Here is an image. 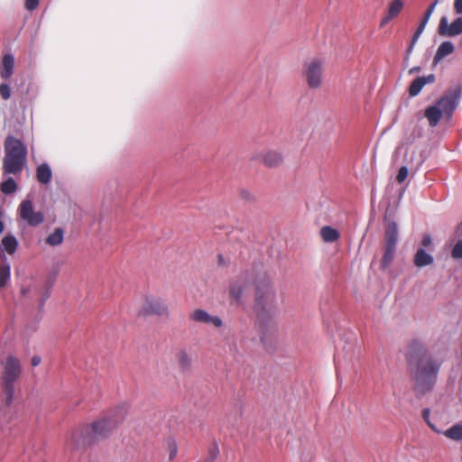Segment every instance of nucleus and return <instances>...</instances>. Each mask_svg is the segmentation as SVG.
<instances>
[{
	"mask_svg": "<svg viewBox=\"0 0 462 462\" xmlns=\"http://www.w3.org/2000/svg\"><path fill=\"white\" fill-rule=\"evenodd\" d=\"M125 415L126 407L125 405L117 406L109 415L86 427L80 434L79 432L72 433L71 441L77 448H79L104 439L123 422Z\"/></svg>",
	"mask_w": 462,
	"mask_h": 462,
	"instance_id": "obj_1",
	"label": "nucleus"
},
{
	"mask_svg": "<svg viewBox=\"0 0 462 462\" xmlns=\"http://www.w3.org/2000/svg\"><path fill=\"white\" fill-rule=\"evenodd\" d=\"M408 363L416 365L414 371V392L417 396L424 395L430 392L438 378L440 365L432 360L426 353H417L412 350L408 356Z\"/></svg>",
	"mask_w": 462,
	"mask_h": 462,
	"instance_id": "obj_2",
	"label": "nucleus"
},
{
	"mask_svg": "<svg viewBox=\"0 0 462 462\" xmlns=\"http://www.w3.org/2000/svg\"><path fill=\"white\" fill-rule=\"evenodd\" d=\"M276 310V294L270 279L258 277L255 281L254 311L262 322L271 320Z\"/></svg>",
	"mask_w": 462,
	"mask_h": 462,
	"instance_id": "obj_3",
	"label": "nucleus"
},
{
	"mask_svg": "<svg viewBox=\"0 0 462 462\" xmlns=\"http://www.w3.org/2000/svg\"><path fill=\"white\" fill-rule=\"evenodd\" d=\"M27 149L25 145L13 136L5 141V156L4 168L7 173L16 174L22 171L26 162Z\"/></svg>",
	"mask_w": 462,
	"mask_h": 462,
	"instance_id": "obj_4",
	"label": "nucleus"
},
{
	"mask_svg": "<svg viewBox=\"0 0 462 462\" xmlns=\"http://www.w3.org/2000/svg\"><path fill=\"white\" fill-rule=\"evenodd\" d=\"M21 371L22 368L19 360L14 356H8L5 364L2 377L4 401L5 405L8 407L13 402L14 395V383L19 378Z\"/></svg>",
	"mask_w": 462,
	"mask_h": 462,
	"instance_id": "obj_5",
	"label": "nucleus"
},
{
	"mask_svg": "<svg viewBox=\"0 0 462 462\" xmlns=\"http://www.w3.org/2000/svg\"><path fill=\"white\" fill-rule=\"evenodd\" d=\"M17 214L19 217L29 226H38L45 220L44 214L34 208L32 200L29 197L20 203Z\"/></svg>",
	"mask_w": 462,
	"mask_h": 462,
	"instance_id": "obj_6",
	"label": "nucleus"
},
{
	"mask_svg": "<svg viewBox=\"0 0 462 462\" xmlns=\"http://www.w3.org/2000/svg\"><path fill=\"white\" fill-rule=\"evenodd\" d=\"M461 97L462 84H459L455 88L448 90L436 102V104L439 106L443 114L448 117H451L455 109L458 106Z\"/></svg>",
	"mask_w": 462,
	"mask_h": 462,
	"instance_id": "obj_7",
	"label": "nucleus"
},
{
	"mask_svg": "<svg viewBox=\"0 0 462 462\" xmlns=\"http://www.w3.org/2000/svg\"><path fill=\"white\" fill-rule=\"evenodd\" d=\"M322 70L323 64L320 60L314 59L305 64L304 76L310 88H317L321 85Z\"/></svg>",
	"mask_w": 462,
	"mask_h": 462,
	"instance_id": "obj_8",
	"label": "nucleus"
},
{
	"mask_svg": "<svg viewBox=\"0 0 462 462\" xmlns=\"http://www.w3.org/2000/svg\"><path fill=\"white\" fill-rule=\"evenodd\" d=\"M141 314L144 316L168 318L170 311L167 304L162 300L154 297H147L142 307Z\"/></svg>",
	"mask_w": 462,
	"mask_h": 462,
	"instance_id": "obj_9",
	"label": "nucleus"
},
{
	"mask_svg": "<svg viewBox=\"0 0 462 462\" xmlns=\"http://www.w3.org/2000/svg\"><path fill=\"white\" fill-rule=\"evenodd\" d=\"M251 282L248 273H244L236 278L230 284L229 294L231 299L238 303L242 300L245 292L249 289Z\"/></svg>",
	"mask_w": 462,
	"mask_h": 462,
	"instance_id": "obj_10",
	"label": "nucleus"
},
{
	"mask_svg": "<svg viewBox=\"0 0 462 462\" xmlns=\"http://www.w3.org/2000/svg\"><path fill=\"white\" fill-rule=\"evenodd\" d=\"M439 34L444 37H455L462 34V16L456 18L451 23H448L447 16H443L439 23Z\"/></svg>",
	"mask_w": 462,
	"mask_h": 462,
	"instance_id": "obj_11",
	"label": "nucleus"
},
{
	"mask_svg": "<svg viewBox=\"0 0 462 462\" xmlns=\"http://www.w3.org/2000/svg\"><path fill=\"white\" fill-rule=\"evenodd\" d=\"M189 319L202 324H211L216 328L223 326V320L219 316L211 315L203 309H196L189 314Z\"/></svg>",
	"mask_w": 462,
	"mask_h": 462,
	"instance_id": "obj_12",
	"label": "nucleus"
},
{
	"mask_svg": "<svg viewBox=\"0 0 462 462\" xmlns=\"http://www.w3.org/2000/svg\"><path fill=\"white\" fill-rule=\"evenodd\" d=\"M434 81V74L416 78L410 85L409 95L412 97L418 96L425 85L433 83Z\"/></svg>",
	"mask_w": 462,
	"mask_h": 462,
	"instance_id": "obj_13",
	"label": "nucleus"
},
{
	"mask_svg": "<svg viewBox=\"0 0 462 462\" xmlns=\"http://www.w3.org/2000/svg\"><path fill=\"white\" fill-rule=\"evenodd\" d=\"M454 51L455 46L450 41H445L441 42L433 57V65L439 63L447 56L452 54Z\"/></svg>",
	"mask_w": 462,
	"mask_h": 462,
	"instance_id": "obj_14",
	"label": "nucleus"
},
{
	"mask_svg": "<svg viewBox=\"0 0 462 462\" xmlns=\"http://www.w3.org/2000/svg\"><path fill=\"white\" fill-rule=\"evenodd\" d=\"M424 115H425V117L429 121V125L431 127H435L439 123L443 113H442V110L440 109L439 106H438L437 104H434L432 106H428L425 109Z\"/></svg>",
	"mask_w": 462,
	"mask_h": 462,
	"instance_id": "obj_15",
	"label": "nucleus"
},
{
	"mask_svg": "<svg viewBox=\"0 0 462 462\" xmlns=\"http://www.w3.org/2000/svg\"><path fill=\"white\" fill-rule=\"evenodd\" d=\"M434 262V257L426 252L424 248H419L413 258V263L418 268H422L428 265L432 264Z\"/></svg>",
	"mask_w": 462,
	"mask_h": 462,
	"instance_id": "obj_16",
	"label": "nucleus"
},
{
	"mask_svg": "<svg viewBox=\"0 0 462 462\" xmlns=\"http://www.w3.org/2000/svg\"><path fill=\"white\" fill-rule=\"evenodd\" d=\"M36 179L41 184L43 185H48L51 183L52 179V171L48 163L43 162L37 167Z\"/></svg>",
	"mask_w": 462,
	"mask_h": 462,
	"instance_id": "obj_17",
	"label": "nucleus"
},
{
	"mask_svg": "<svg viewBox=\"0 0 462 462\" xmlns=\"http://www.w3.org/2000/svg\"><path fill=\"white\" fill-rule=\"evenodd\" d=\"M177 361L179 368L183 373H189L191 371L192 359L189 352L182 348L177 353Z\"/></svg>",
	"mask_w": 462,
	"mask_h": 462,
	"instance_id": "obj_18",
	"label": "nucleus"
},
{
	"mask_svg": "<svg viewBox=\"0 0 462 462\" xmlns=\"http://www.w3.org/2000/svg\"><path fill=\"white\" fill-rule=\"evenodd\" d=\"M14 59L11 54H5L3 57L0 76L4 79H8L14 73Z\"/></svg>",
	"mask_w": 462,
	"mask_h": 462,
	"instance_id": "obj_19",
	"label": "nucleus"
},
{
	"mask_svg": "<svg viewBox=\"0 0 462 462\" xmlns=\"http://www.w3.org/2000/svg\"><path fill=\"white\" fill-rule=\"evenodd\" d=\"M386 246L396 248L398 241V226L396 222H390L385 230Z\"/></svg>",
	"mask_w": 462,
	"mask_h": 462,
	"instance_id": "obj_20",
	"label": "nucleus"
},
{
	"mask_svg": "<svg viewBox=\"0 0 462 462\" xmlns=\"http://www.w3.org/2000/svg\"><path fill=\"white\" fill-rule=\"evenodd\" d=\"M262 161L269 167H275L282 163V156L278 152L269 151L262 155Z\"/></svg>",
	"mask_w": 462,
	"mask_h": 462,
	"instance_id": "obj_21",
	"label": "nucleus"
},
{
	"mask_svg": "<svg viewBox=\"0 0 462 462\" xmlns=\"http://www.w3.org/2000/svg\"><path fill=\"white\" fill-rule=\"evenodd\" d=\"M221 343L224 345V351L231 356H236L239 353L236 338L231 335H223Z\"/></svg>",
	"mask_w": 462,
	"mask_h": 462,
	"instance_id": "obj_22",
	"label": "nucleus"
},
{
	"mask_svg": "<svg viewBox=\"0 0 462 462\" xmlns=\"http://www.w3.org/2000/svg\"><path fill=\"white\" fill-rule=\"evenodd\" d=\"M320 236L324 242L326 243H333L336 242L339 238V232L330 226H325L320 230Z\"/></svg>",
	"mask_w": 462,
	"mask_h": 462,
	"instance_id": "obj_23",
	"label": "nucleus"
},
{
	"mask_svg": "<svg viewBox=\"0 0 462 462\" xmlns=\"http://www.w3.org/2000/svg\"><path fill=\"white\" fill-rule=\"evenodd\" d=\"M64 240V230L61 227H57L55 230L46 237V244L51 246H58L62 244Z\"/></svg>",
	"mask_w": 462,
	"mask_h": 462,
	"instance_id": "obj_24",
	"label": "nucleus"
},
{
	"mask_svg": "<svg viewBox=\"0 0 462 462\" xmlns=\"http://www.w3.org/2000/svg\"><path fill=\"white\" fill-rule=\"evenodd\" d=\"M2 245L8 254H14L18 247L17 238L14 235H6L2 239Z\"/></svg>",
	"mask_w": 462,
	"mask_h": 462,
	"instance_id": "obj_25",
	"label": "nucleus"
},
{
	"mask_svg": "<svg viewBox=\"0 0 462 462\" xmlns=\"http://www.w3.org/2000/svg\"><path fill=\"white\" fill-rule=\"evenodd\" d=\"M5 262L0 266V289H4L7 286L11 278V266L10 263Z\"/></svg>",
	"mask_w": 462,
	"mask_h": 462,
	"instance_id": "obj_26",
	"label": "nucleus"
},
{
	"mask_svg": "<svg viewBox=\"0 0 462 462\" xmlns=\"http://www.w3.org/2000/svg\"><path fill=\"white\" fill-rule=\"evenodd\" d=\"M395 251L396 248L385 245L384 254L381 262V269L385 270L391 265L395 254Z\"/></svg>",
	"mask_w": 462,
	"mask_h": 462,
	"instance_id": "obj_27",
	"label": "nucleus"
},
{
	"mask_svg": "<svg viewBox=\"0 0 462 462\" xmlns=\"http://www.w3.org/2000/svg\"><path fill=\"white\" fill-rule=\"evenodd\" d=\"M444 435L456 441L462 440V425L455 424L444 432Z\"/></svg>",
	"mask_w": 462,
	"mask_h": 462,
	"instance_id": "obj_28",
	"label": "nucleus"
},
{
	"mask_svg": "<svg viewBox=\"0 0 462 462\" xmlns=\"http://www.w3.org/2000/svg\"><path fill=\"white\" fill-rule=\"evenodd\" d=\"M17 189V184L13 178H8L1 184V190L3 193L9 195Z\"/></svg>",
	"mask_w": 462,
	"mask_h": 462,
	"instance_id": "obj_29",
	"label": "nucleus"
},
{
	"mask_svg": "<svg viewBox=\"0 0 462 462\" xmlns=\"http://www.w3.org/2000/svg\"><path fill=\"white\" fill-rule=\"evenodd\" d=\"M403 7V2L402 0H393L388 8V14L393 18L398 15Z\"/></svg>",
	"mask_w": 462,
	"mask_h": 462,
	"instance_id": "obj_30",
	"label": "nucleus"
},
{
	"mask_svg": "<svg viewBox=\"0 0 462 462\" xmlns=\"http://www.w3.org/2000/svg\"><path fill=\"white\" fill-rule=\"evenodd\" d=\"M356 348V338L354 337L352 342L347 343L344 348L343 351L345 352V359L346 361L351 362L354 357L356 356V354L352 353Z\"/></svg>",
	"mask_w": 462,
	"mask_h": 462,
	"instance_id": "obj_31",
	"label": "nucleus"
},
{
	"mask_svg": "<svg viewBox=\"0 0 462 462\" xmlns=\"http://www.w3.org/2000/svg\"><path fill=\"white\" fill-rule=\"evenodd\" d=\"M451 256L456 260L462 259V239L457 240L453 246Z\"/></svg>",
	"mask_w": 462,
	"mask_h": 462,
	"instance_id": "obj_32",
	"label": "nucleus"
},
{
	"mask_svg": "<svg viewBox=\"0 0 462 462\" xmlns=\"http://www.w3.org/2000/svg\"><path fill=\"white\" fill-rule=\"evenodd\" d=\"M430 19H428L427 17H424L422 16L420 22V24L418 26V28L416 29L413 36H414V41H418L419 38L420 37L421 33L423 32L428 22H429Z\"/></svg>",
	"mask_w": 462,
	"mask_h": 462,
	"instance_id": "obj_33",
	"label": "nucleus"
},
{
	"mask_svg": "<svg viewBox=\"0 0 462 462\" xmlns=\"http://www.w3.org/2000/svg\"><path fill=\"white\" fill-rule=\"evenodd\" d=\"M219 453V448L217 444H213L209 449L205 462H213Z\"/></svg>",
	"mask_w": 462,
	"mask_h": 462,
	"instance_id": "obj_34",
	"label": "nucleus"
},
{
	"mask_svg": "<svg viewBox=\"0 0 462 462\" xmlns=\"http://www.w3.org/2000/svg\"><path fill=\"white\" fill-rule=\"evenodd\" d=\"M0 96L4 100H8L11 97V88L7 83L0 84Z\"/></svg>",
	"mask_w": 462,
	"mask_h": 462,
	"instance_id": "obj_35",
	"label": "nucleus"
},
{
	"mask_svg": "<svg viewBox=\"0 0 462 462\" xmlns=\"http://www.w3.org/2000/svg\"><path fill=\"white\" fill-rule=\"evenodd\" d=\"M169 458L172 460L178 453V447L174 440H169L168 442Z\"/></svg>",
	"mask_w": 462,
	"mask_h": 462,
	"instance_id": "obj_36",
	"label": "nucleus"
},
{
	"mask_svg": "<svg viewBox=\"0 0 462 462\" xmlns=\"http://www.w3.org/2000/svg\"><path fill=\"white\" fill-rule=\"evenodd\" d=\"M408 173H409L408 168L406 166H402L399 169L398 174L396 176L397 181L399 183L403 182L406 180V178L408 177Z\"/></svg>",
	"mask_w": 462,
	"mask_h": 462,
	"instance_id": "obj_37",
	"label": "nucleus"
},
{
	"mask_svg": "<svg viewBox=\"0 0 462 462\" xmlns=\"http://www.w3.org/2000/svg\"><path fill=\"white\" fill-rule=\"evenodd\" d=\"M439 4V0H434L427 8L426 12L424 13L423 16L427 17L428 19L430 18L431 14H433L437 5Z\"/></svg>",
	"mask_w": 462,
	"mask_h": 462,
	"instance_id": "obj_38",
	"label": "nucleus"
},
{
	"mask_svg": "<svg viewBox=\"0 0 462 462\" xmlns=\"http://www.w3.org/2000/svg\"><path fill=\"white\" fill-rule=\"evenodd\" d=\"M39 5V0H25V8L28 11H33Z\"/></svg>",
	"mask_w": 462,
	"mask_h": 462,
	"instance_id": "obj_39",
	"label": "nucleus"
},
{
	"mask_svg": "<svg viewBox=\"0 0 462 462\" xmlns=\"http://www.w3.org/2000/svg\"><path fill=\"white\" fill-rule=\"evenodd\" d=\"M421 244L424 247H429L432 244V238L430 234H426L422 237Z\"/></svg>",
	"mask_w": 462,
	"mask_h": 462,
	"instance_id": "obj_40",
	"label": "nucleus"
},
{
	"mask_svg": "<svg viewBox=\"0 0 462 462\" xmlns=\"http://www.w3.org/2000/svg\"><path fill=\"white\" fill-rule=\"evenodd\" d=\"M454 10L456 14H462V0L454 1Z\"/></svg>",
	"mask_w": 462,
	"mask_h": 462,
	"instance_id": "obj_41",
	"label": "nucleus"
},
{
	"mask_svg": "<svg viewBox=\"0 0 462 462\" xmlns=\"http://www.w3.org/2000/svg\"><path fill=\"white\" fill-rule=\"evenodd\" d=\"M50 294H51V292H50V291H49V290H47V291L43 293V295H42V299H41V301H40V305H39V307H40L41 309L44 306V303H45V301L49 299Z\"/></svg>",
	"mask_w": 462,
	"mask_h": 462,
	"instance_id": "obj_42",
	"label": "nucleus"
},
{
	"mask_svg": "<svg viewBox=\"0 0 462 462\" xmlns=\"http://www.w3.org/2000/svg\"><path fill=\"white\" fill-rule=\"evenodd\" d=\"M392 19H393V16H391L388 13L386 14V16H384L382 21H381V26H384L386 25Z\"/></svg>",
	"mask_w": 462,
	"mask_h": 462,
	"instance_id": "obj_43",
	"label": "nucleus"
},
{
	"mask_svg": "<svg viewBox=\"0 0 462 462\" xmlns=\"http://www.w3.org/2000/svg\"><path fill=\"white\" fill-rule=\"evenodd\" d=\"M417 42H418V41H414V36H412L411 41V43H410V45H409V47H408V49H407V52H408V53L412 52L413 48H414L415 44L417 43Z\"/></svg>",
	"mask_w": 462,
	"mask_h": 462,
	"instance_id": "obj_44",
	"label": "nucleus"
},
{
	"mask_svg": "<svg viewBox=\"0 0 462 462\" xmlns=\"http://www.w3.org/2000/svg\"><path fill=\"white\" fill-rule=\"evenodd\" d=\"M41 363V357L38 356H34L32 358V366H37L39 365Z\"/></svg>",
	"mask_w": 462,
	"mask_h": 462,
	"instance_id": "obj_45",
	"label": "nucleus"
},
{
	"mask_svg": "<svg viewBox=\"0 0 462 462\" xmlns=\"http://www.w3.org/2000/svg\"><path fill=\"white\" fill-rule=\"evenodd\" d=\"M420 70V67H413L409 70L410 74H413L415 72H419Z\"/></svg>",
	"mask_w": 462,
	"mask_h": 462,
	"instance_id": "obj_46",
	"label": "nucleus"
},
{
	"mask_svg": "<svg viewBox=\"0 0 462 462\" xmlns=\"http://www.w3.org/2000/svg\"><path fill=\"white\" fill-rule=\"evenodd\" d=\"M335 364H336L337 368L340 365V360H339V356L338 355L335 356Z\"/></svg>",
	"mask_w": 462,
	"mask_h": 462,
	"instance_id": "obj_47",
	"label": "nucleus"
},
{
	"mask_svg": "<svg viewBox=\"0 0 462 462\" xmlns=\"http://www.w3.org/2000/svg\"><path fill=\"white\" fill-rule=\"evenodd\" d=\"M429 413H430V411L428 409H424L423 411H422L423 417L428 416Z\"/></svg>",
	"mask_w": 462,
	"mask_h": 462,
	"instance_id": "obj_48",
	"label": "nucleus"
},
{
	"mask_svg": "<svg viewBox=\"0 0 462 462\" xmlns=\"http://www.w3.org/2000/svg\"><path fill=\"white\" fill-rule=\"evenodd\" d=\"M4 231V224L3 222L0 220V234H2Z\"/></svg>",
	"mask_w": 462,
	"mask_h": 462,
	"instance_id": "obj_49",
	"label": "nucleus"
},
{
	"mask_svg": "<svg viewBox=\"0 0 462 462\" xmlns=\"http://www.w3.org/2000/svg\"><path fill=\"white\" fill-rule=\"evenodd\" d=\"M261 341H262L263 343L264 342V337H263V336H262V337H261Z\"/></svg>",
	"mask_w": 462,
	"mask_h": 462,
	"instance_id": "obj_50",
	"label": "nucleus"
},
{
	"mask_svg": "<svg viewBox=\"0 0 462 462\" xmlns=\"http://www.w3.org/2000/svg\"><path fill=\"white\" fill-rule=\"evenodd\" d=\"M223 260V257L221 255H219V262H222Z\"/></svg>",
	"mask_w": 462,
	"mask_h": 462,
	"instance_id": "obj_51",
	"label": "nucleus"
}]
</instances>
